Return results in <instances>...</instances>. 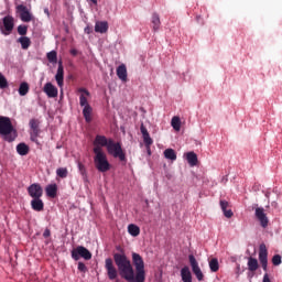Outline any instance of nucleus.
Returning <instances> with one entry per match:
<instances>
[{
    "mask_svg": "<svg viewBox=\"0 0 282 282\" xmlns=\"http://www.w3.org/2000/svg\"><path fill=\"white\" fill-rule=\"evenodd\" d=\"M17 152L19 155H28V153H30V147H28L25 143H19L17 145Z\"/></svg>",
    "mask_w": 282,
    "mask_h": 282,
    "instance_id": "27",
    "label": "nucleus"
},
{
    "mask_svg": "<svg viewBox=\"0 0 282 282\" xmlns=\"http://www.w3.org/2000/svg\"><path fill=\"white\" fill-rule=\"evenodd\" d=\"M50 235H51V234H50V229H46V230L44 231V234H43L44 237H50Z\"/></svg>",
    "mask_w": 282,
    "mask_h": 282,
    "instance_id": "46",
    "label": "nucleus"
},
{
    "mask_svg": "<svg viewBox=\"0 0 282 282\" xmlns=\"http://www.w3.org/2000/svg\"><path fill=\"white\" fill-rule=\"evenodd\" d=\"M273 206H276V203H273Z\"/></svg>",
    "mask_w": 282,
    "mask_h": 282,
    "instance_id": "50",
    "label": "nucleus"
},
{
    "mask_svg": "<svg viewBox=\"0 0 282 282\" xmlns=\"http://www.w3.org/2000/svg\"><path fill=\"white\" fill-rule=\"evenodd\" d=\"M228 206H230V205L228 204L227 200H220V208H221L225 217H227V219H230L232 217V215H235V214L232 213V209H228Z\"/></svg>",
    "mask_w": 282,
    "mask_h": 282,
    "instance_id": "20",
    "label": "nucleus"
},
{
    "mask_svg": "<svg viewBox=\"0 0 282 282\" xmlns=\"http://www.w3.org/2000/svg\"><path fill=\"white\" fill-rule=\"evenodd\" d=\"M77 269L79 270V272H87V265H85V263L83 262H78Z\"/></svg>",
    "mask_w": 282,
    "mask_h": 282,
    "instance_id": "41",
    "label": "nucleus"
},
{
    "mask_svg": "<svg viewBox=\"0 0 282 282\" xmlns=\"http://www.w3.org/2000/svg\"><path fill=\"white\" fill-rule=\"evenodd\" d=\"M262 282H272L268 273H264Z\"/></svg>",
    "mask_w": 282,
    "mask_h": 282,
    "instance_id": "43",
    "label": "nucleus"
},
{
    "mask_svg": "<svg viewBox=\"0 0 282 282\" xmlns=\"http://www.w3.org/2000/svg\"><path fill=\"white\" fill-rule=\"evenodd\" d=\"M185 158L189 166H197V154H195V152L185 153Z\"/></svg>",
    "mask_w": 282,
    "mask_h": 282,
    "instance_id": "25",
    "label": "nucleus"
},
{
    "mask_svg": "<svg viewBox=\"0 0 282 282\" xmlns=\"http://www.w3.org/2000/svg\"><path fill=\"white\" fill-rule=\"evenodd\" d=\"M181 279L183 282H193V273H191V269L188 267L181 269Z\"/></svg>",
    "mask_w": 282,
    "mask_h": 282,
    "instance_id": "19",
    "label": "nucleus"
},
{
    "mask_svg": "<svg viewBox=\"0 0 282 282\" xmlns=\"http://www.w3.org/2000/svg\"><path fill=\"white\" fill-rule=\"evenodd\" d=\"M259 261L262 265V270L268 272V249L264 243L260 245Z\"/></svg>",
    "mask_w": 282,
    "mask_h": 282,
    "instance_id": "13",
    "label": "nucleus"
},
{
    "mask_svg": "<svg viewBox=\"0 0 282 282\" xmlns=\"http://www.w3.org/2000/svg\"><path fill=\"white\" fill-rule=\"evenodd\" d=\"M113 259L122 279L128 282L145 281L147 272L144 271V260L140 253H132V263L135 268V271H133L131 260H129L124 253H115Z\"/></svg>",
    "mask_w": 282,
    "mask_h": 282,
    "instance_id": "1",
    "label": "nucleus"
},
{
    "mask_svg": "<svg viewBox=\"0 0 282 282\" xmlns=\"http://www.w3.org/2000/svg\"><path fill=\"white\" fill-rule=\"evenodd\" d=\"M0 135L7 142H14L17 140V130L8 117H0Z\"/></svg>",
    "mask_w": 282,
    "mask_h": 282,
    "instance_id": "2",
    "label": "nucleus"
},
{
    "mask_svg": "<svg viewBox=\"0 0 282 282\" xmlns=\"http://www.w3.org/2000/svg\"><path fill=\"white\" fill-rule=\"evenodd\" d=\"M188 259H189V265L197 281H204V273L202 272V269L199 268V263L197 262V259H195V256L189 254Z\"/></svg>",
    "mask_w": 282,
    "mask_h": 282,
    "instance_id": "8",
    "label": "nucleus"
},
{
    "mask_svg": "<svg viewBox=\"0 0 282 282\" xmlns=\"http://www.w3.org/2000/svg\"><path fill=\"white\" fill-rule=\"evenodd\" d=\"M265 197H270V194H269V193H267V194H265Z\"/></svg>",
    "mask_w": 282,
    "mask_h": 282,
    "instance_id": "49",
    "label": "nucleus"
},
{
    "mask_svg": "<svg viewBox=\"0 0 282 282\" xmlns=\"http://www.w3.org/2000/svg\"><path fill=\"white\" fill-rule=\"evenodd\" d=\"M94 6H98V0H90Z\"/></svg>",
    "mask_w": 282,
    "mask_h": 282,
    "instance_id": "48",
    "label": "nucleus"
},
{
    "mask_svg": "<svg viewBox=\"0 0 282 282\" xmlns=\"http://www.w3.org/2000/svg\"><path fill=\"white\" fill-rule=\"evenodd\" d=\"M45 191H46L47 197L54 198V197H56V193L58 191V186H56V184H51V185L46 186Z\"/></svg>",
    "mask_w": 282,
    "mask_h": 282,
    "instance_id": "26",
    "label": "nucleus"
},
{
    "mask_svg": "<svg viewBox=\"0 0 282 282\" xmlns=\"http://www.w3.org/2000/svg\"><path fill=\"white\" fill-rule=\"evenodd\" d=\"M105 269L110 281H113V279H118V269H116V265H113V260H111V258L105 260Z\"/></svg>",
    "mask_w": 282,
    "mask_h": 282,
    "instance_id": "9",
    "label": "nucleus"
},
{
    "mask_svg": "<svg viewBox=\"0 0 282 282\" xmlns=\"http://www.w3.org/2000/svg\"><path fill=\"white\" fill-rule=\"evenodd\" d=\"M171 126L174 131H180L182 129V120L180 119V117H173L171 120Z\"/></svg>",
    "mask_w": 282,
    "mask_h": 282,
    "instance_id": "30",
    "label": "nucleus"
},
{
    "mask_svg": "<svg viewBox=\"0 0 282 282\" xmlns=\"http://www.w3.org/2000/svg\"><path fill=\"white\" fill-rule=\"evenodd\" d=\"M79 95V105L83 107V116L86 122H91V113H94V108L89 105V98L91 94L86 88L78 89Z\"/></svg>",
    "mask_w": 282,
    "mask_h": 282,
    "instance_id": "3",
    "label": "nucleus"
},
{
    "mask_svg": "<svg viewBox=\"0 0 282 282\" xmlns=\"http://www.w3.org/2000/svg\"><path fill=\"white\" fill-rule=\"evenodd\" d=\"M55 80H56L58 87L61 89H63V85L65 84V69L63 68V62H58Z\"/></svg>",
    "mask_w": 282,
    "mask_h": 282,
    "instance_id": "14",
    "label": "nucleus"
},
{
    "mask_svg": "<svg viewBox=\"0 0 282 282\" xmlns=\"http://www.w3.org/2000/svg\"><path fill=\"white\" fill-rule=\"evenodd\" d=\"M4 34H10L11 30H14V19L10 15L3 18Z\"/></svg>",
    "mask_w": 282,
    "mask_h": 282,
    "instance_id": "18",
    "label": "nucleus"
},
{
    "mask_svg": "<svg viewBox=\"0 0 282 282\" xmlns=\"http://www.w3.org/2000/svg\"><path fill=\"white\" fill-rule=\"evenodd\" d=\"M6 87H8V79L0 73V89H6Z\"/></svg>",
    "mask_w": 282,
    "mask_h": 282,
    "instance_id": "36",
    "label": "nucleus"
},
{
    "mask_svg": "<svg viewBox=\"0 0 282 282\" xmlns=\"http://www.w3.org/2000/svg\"><path fill=\"white\" fill-rule=\"evenodd\" d=\"M163 154L165 160H171L172 162H175V160H177V153L171 148L164 150Z\"/></svg>",
    "mask_w": 282,
    "mask_h": 282,
    "instance_id": "23",
    "label": "nucleus"
},
{
    "mask_svg": "<svg viewBox=\"0 0 282 282\" xmlns=\"http://www.w3.org/2000/svg\"><path fill=\"white\" fill-rule=\"evenodd\" d=\"M248 268H249L250 272H257V270L259 269V261H257V259H254V258H249L248 259Z\"/></svg>",
    "mask_w": 282,
    "mask_h": 282,
    "instance_id": "28",
    "label": "nucleus"
},
{
    "mask_svg": "<svg viewBox=\"0 0 282 282\" xmlns=\"http://www.w3.org/2000/svg\"><path fill=\"white\" fill-rule=\"evenodd\" d=\"M46 56H47V59L50 63H56V61H57L56 51L48 52Z\"/></svg>",
    "mask_w": 282,
    "mask_h": 282,
    "instance_id": "35",
    "label": "nucleus"
},
{
    "mask_svg": "<svg viewBox=\"0 0 282 282\" xmlns=\"http://www.w3.org/2000/svg\"><path fill=\"white\" fill-rule=\"evenodd\" d=\"M78 169H79L82 175H84L85 174V165H83V163H78Z\"/></svg>",
    "mask_w": 282,
    "mask_h": 282,
    "instance_id": "42",
    "label": "nucleus"
},
{
    "mask_svg": "<svg viewBox=\"0 0 282 282\" xmlns=\"http://www.w3.org/2000/svg\"><path fill=\"white\" fill-rule=\"evenodd\" d=\"M56 175H57V177H62V180H65V177H67V175H68L67 167L57 169L56 170Z\"/></svg>",
    "mask_w": 282,
    "mask_h": 282,
    "instance_id": "34",
    "label": "nucleus"
},
{
    "mask_svg": "<svg viewBox=\"0 0 282 282\" xmlns=\"http://www.w3.org/2000/svg\"><path fill=\"white\" fill-rule=\"evenodd\" d=\"M106 149L112 158H118L121 162L127 160V155L124 154V151H122V145L119 142L109 139V143Z\"/></svg>",
    "mask_w": 282,
    "mask_h": 282,
    "instance_id": "5",
    "label": "nucleus"
},
{
    "mask_svg": "<svg viewBox=\"0 0 282 282\" xmlns=\"http://www.w3.org/2000/svg\"><path fill=\"white\" fill-rule=\"evenodd\" d=\"M95 167L99 173H107V171H111V163L107 159V153L105 151L95 150L94 156Z\"/></svg>",
    "mask_w": 282,
    "mask_h": 282,
    "instance_id": "4",
    "label": "nucleus"
},
{
    "mask_svg": "<svg viewBox=\"0 0 282 282\" xmlns=\"http://www.w3.org/2000/svg\"><path fill=\"white\" fill-rule=\"evenodd\" d=\"M93 144H94V149H93L94 153H96V150L105 151V150H102V147H106V149H107V147H109V139H107V137H105V135L98 134L95 138Z\"/></svg>",
    "mask_w": 282,
    "mask_h": 282,
    "instance_id": "10",
    "label": "nucleus"
},
{
    "mask_svg": "<svg viewBox=\"0 0 282 282\" xmlns=\"http://www.w3.org/2000/svg\"><path fill=\"white\" fill-rule=\"evenodd\" d=\"M30 127L33 131H39V126L36 124V120L32 119L30 121Z\"/></svg>",
    "mask_w": 282,
    "mask_h": 282,
    "instance_id": "39",
    "label": "nucleus"
},
{
    "mask_svg": "<svg viewBox=\"0 0 282 282\" xmlns=\"http://www.w3.org/2000/svg\"><path fill=\"white\" fill-rule=\"evenodd\" d=\"M44 94H46L47 98H57L58 97V88L54 86L52 83H46L43 87Z\"/></svg>",
    "mask_w": 282,
    "mask_h": 282,
    "instance_id": "15",
    "label": "nucleus"
},
{
    "mask_svg": "<svg viewBox=\"0 0 282 282\" xmlns=\"http://www.w3.org/2000/svg\"><path fill=\"white\" fill-rule=\"evenodd\" d=\"M117 76L120 80L123 83H127V66L124 64H121L117 68Z\"/></svg>",
    "mask_w": 282,
    "mask_h": 282,
    "instance_id": "21",
    "label": "nucleus"
},
{
    "mask_svg": "<svg viewBox=\"0 0 282 282\" xmlns=\"http://www.w3.org/2000/svg\"><path fill=\"white\" fill-rule=\"evenodd\" d=\"M140 131L142 133L143 142L147 149H151V144H153V139H151V135L149 134V130H147L144 124H141Z\"/></svg>",
    "mask_w": 282,
    "mask_h": 282,
    "instance_id": "16",
    "label": "nucleus"
},
{
    "mask_svg": "<svg viewBox=\"0 0 282 282\" xmlns=\"http://www.w3.org/2000/svg\"><path fill=\"white\" fill-rule=\"evenodd\" d=\"M70 54H72L73 56H76V54H78V51H77L76 48H73V50H70Z\"/></svg>",
    "mask_w": 282,
    "mask_h": 282,
    "instance_id": "45",
    "label": "nucleus"
},
{
    "mask_svg": "<svg viewBox=\"0 0 282 282\" xmlns=\"http://www.w3.org/2000/svg\"><path fill=\"white\" fill-rule=\"evenodd\" d=\"M272 263H273V265H281V263H282L281 256L280 254L273 256Z\"/></svg>",
    "mask_w": 282,
    "mask_h": 282,
    "instance_id": "38",
    "label": "nucleus"
},
{
    "mask_svg": "<svg viewBox=\"0 0 282 282\" xmlns=\"http://www.w3.org/2000/svg\"><path fill=\"white\" fill-rule=\"evenodd\" d=\"M44 13L46 14V17H50V9L45 8Z\"/></svg>",
    "mask_w": 282,
    "mask_h": 282,
    "instance_id": "47",
    "label": "nucleus"
},
{
    "mask_svg": "<svg viewBox=\"0 0 282 282\" xmlns=\"http://www.w3.org/2000/svg\"><path fill=\"white\" fill-rule=\"evenodd\" d=\"M18 43L21 44L22 50H28V47H30V45L32 44V42L30 41V37L28 36H21L18 40Z\"/></svg>",
    "mask_w": 282,
    "mask_h": 282,
    "instance_id": "31",
    "label": "nucleus"
},
{
    "mask_svg": "<svg viewBox=\"0 0 282 282\" xmlns=\"http://www.w3.org/2000/svg\"><path fill=\"white\" fill-rule=\"evenodd\" d=\"M152 28L154 32H158L160 30V25H162V22L160 21V14L153 13L151 19Z\"/></svg>",
    "mask_w": 282,
    "mask_h": 282,
    "instance_id": "24",
    "label": "nucleus"
},
{
    "mask_svg": "<svg viewBox=\"0 0 282 282\" xmlns=\"http://www.w3.org/2000/svg\"><path fill=\"white\" fill-rule=\"evenodd\" d=\"M36 138H39V130L31 132L32 142H39Z\"/></svg>",
    "mask_w": 282,
    "mask_h": 282,
    "instance_id": "40",
    "label": "nucleus"
},
{
    "mask_svg": "<svg viewBox=\"0 0 282 282\" xmlns=\"http://www.w3.org/2000/svg\"><path fill=\"white\" fill-rule=\"evenodd\" d=\"M31 207L33 208V210L41 213V210H43L44 208L43 200L41 198H33L31 200Z\"/></svg>",
    "mask_w": 282,
    "mask_h": 282,
    "instance_id": "22",
    "label": "nucleus"
},
{
    "mask_svg": "<svg viewBox=\"0 0 282 282\" xmlns=\"http://www.w3.org/2000/svg\"><path fill=\"white\" fill-rule=\"evenodd\" d=\"M18 34H20L21 36H25L28 34V26L25 25L18 26Z\"/></svg>",
    "mask_w": 282,
    "mask_h": 282,
    "instance_id": "37",
    "label": "nucleus"
},
{
    "mask_svg": "<svg viewBox=\"0 0 282 282\" xmlns=\"http://www.w3.org/2000/svg\"><path fill=\"white\" fill-rule=\"evenodd\" d=\"M17 13L19 14L21 21L23 23H30L34 19V15H32V12H30V9L23 4H19L17 7Z\"/></svg>",
    "mask_w": 282,
    "mask_h": 282,
    "instance_id": "7",
    "label": "nucleus"
},
{
    "mask_svg": "<svg viewBox=\"0 0 282 282\" xmlns=\"http://www.w3.org/2000/svg\"><path fill=\"white\" fill-rule=\"evenodd\" d=\"M128 232L131 237H138L140 235V227H138V225L130 224L128 226Z\"/></svg>",
    "mask_w": 282,
    "mask_h": 282,
    "instance_id": "29",
    "label": "nucleus"
},
{
    "mask_svg": "<svg viewBox=\"0 0 282 282\" xmlns=\"http://www.w3.org/2000/svg\"><path fill=\"white\" fill-rule=\"evenodd\" d=\"M109 30V23L107 21H97L95 24V32L98 34H107Z\"/></svg>",
    "mask_w": 282,
    "mask_h": 282,
    "instance_id": "17",
    "label": "nucleus"
},
{
    "mask_svg": "<svg viewBox=\"0 0 282 282\" xmlns=\"http://www.w3.org/2000/svg\"><path fill=\"white\" fill-rule=\"evenodd\" d=\"M70 254L74 261H79L80 259H85V261H89V259H91V252L83 246H78L75 249H73Z\"/></svg>",
    "mask_w": 282,
    "mask_h": 282,
    "instance_id": "6",
    "label": "nucleus"
},
{
    "mask_svg": "<svg viewBox=\"0 0 282 282\" xmlns=\"http://www.w3.org/2000/svg\"><path fill=\"white\" fill-rule=\"evenodd\" d=\"M28 193L33 199L43 197V187L39 183H33L28 187Z\"/></svg>",
    "mask_w": 282,
    "mask_h": 282,
    "instance_id": "12",
    "label": "nucleus"
},
{
    "mask_svg": "<svg viewBox=\"0 0 282 282\" xmlns=\"http://www.w3.org/2000/svg\"><path fill=\"white\" fill-rule=\"evenodd\" d=\"M84 32H85L86 34H91V28H90V26H86V28L84 29Z\"/></svg>",
    "mask_w": 282,
    "mask_h": 282,
    "instance_id": "44",
    "label": "nucleus"
},
{
    "mask_svg": "<svg viewBox=\"0 0 282 282\" xmlns=\"http://www.w3.org/2000/svg\"><path fill=\"white\" fill-rule=\"evenodd\" d=\"M29 91H30V85L25 82L21 83L19 87V94L21 96H28Z\"/></svg>",
    "mask_w": 282,
    "mask_h": 282,
    "instance_id": "32",
    "label": "nucleus"
},
{
    "mask_svg": "<svg viewBox=\"0 0 282 282\" xmlns=\"http://www.w3.org/2000/svg\"><path fill=\"white\" fill-rule=\"evenodd\" d=\"M256 218L262 226V228H268L269 219L268 215L265 214V209L263 207H257L254 212Z\"/></svg>",
    "mask_w": 282,
    "mask_h": 282,
    "instance_id": "11",
    "label": "nucleus"
},
{
    "mask_svg": "<svg viewBox=\"0 0 282 282\" xmlns=\"http://www.w3.org/2000/svg\"><path fill=\"white\" fill-rule=\"evenodd\" d=\"M209 269L212 272H217L219 270V260H217V258L209 261Z\"/></svg>",
    "mask_w": 282,
    "mask_h": 282,
    "instance_id": "33",
    "label": "nucleus"
}]
</instances>
